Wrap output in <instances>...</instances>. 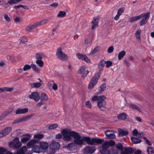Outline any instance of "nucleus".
<instances>
[{
  "instance_id": "1",
  "label": "nucleus",
  "mask_w": 154,
  "mask_h": 154,
  "mask_svg": "<svg viewBox=\"0 0 154 154\" xmlns=\"http://www.w3.org/2000/svg\"><path fill=\"white\" fill-rule=\"evenodd\" d=\"M63 136V139L65 141L70 142L73 138V142L69 143L67 148L69 150L75 149L76 145L82 146L85 144V142L91 145L100 144L104 142V139L95 138H90L88 137H82L79 134L75 131L67 128L63 129L61 131Z\"/></svg>"
},
{
  "instance_id": "2",
  "label": "nucleus",
  "mask_w": 154,
  "mask_h": 154,
  "mask_svg": "<svg viewBox=\"0 0 154 154\" xmlns=\"http://www.w3.org/2000/svg\"><path fill=\"white\" fill-rule=\"evenodd\" d=\"M106 98V97L104 95H95L92 97L91 100L93 102L97 101V107L101 111H104L106 110V102L105 101Z\"/></svg>"
},
{
  "instance_id": "3",
  "label": "nucleus",
  "mask_w": 154,
  "mask_h": 154,
  "mask_svg": "<svg viewBox=\"0 0 154 154\" xmlns=\"http://www.w3.org/2000/svg\"><path fill=\"white\" fill-rule=\"evenodd\" d=\"M100 74V72H98L95 74L92 78L88 85V88L89 89H92L97 83Z\"/></svg>"
},
{
  "instance_id": "4",
  "label": "nucleus",
  "mask_w": 154,
  "mask_h": 154,
  "mask_svg": "<svg viewBox=\"0 0 154 154\" xmlns=\"http://www.w3.org/2000/svg\"><path fill=\"white\" fill-rule=\"evenodd\" d=\"M56 55L57 58L61 60L65 61L68 59V56L62 51L61 48L57 49Z\"/></svg>"
},
{
  "instance_id": "5",
  "label": "nucleus",
  "mask_w": 154,
  "mask_h": 154,
  "mask_svg": "<svg viewBox=\"0 0 154 154\" xmlns=\"http://www.w3.org/2000/svg\"><path fill=\"white\" fill-rule=\"evenodd\" d=\"M150 13H143L141 16V18L142 17V19L140 21L139 25L140 26H142L145 24L147 22L149 18Z\"/></svg>"
},
{
  "instance_id": "6",
  "label": "nucleus",
  "mask_w": 154,
  "mask_h": 154,
  "mask_svg": "<svg viewBox=\"0 0 154 154\" xmlns=\"http://www.w3.org/2000/svg\"><path fill=\"white\" fill-rule=\"evenodd\" d=\"M34 116V114L32 113L27 116H25L23 117L17 119L13 122V124H14L23 121H26L32 117L33 116Z\"/></svg>"
},
{
  "instance_id": "7",
  "label": "nucleus",
  "mask_w": 154,
  "mask_h": 154,
  "mask_svg": "<svg viewBox=\"0 0 154 154\" xmlns=\"http://www.w3.org/2000/svg\"><path fill=\"white\" fill-rule=\"evenodd\" d=\"M28 97L30 99H33L36 102L38 101L40 99L39 94L37 92H32L28 96Z\"/></svg>"
},
{
  "instance_id": "8",
  "label": "nucleus",
  "mask_w": 154,
  "mask_h": 154,
  "mask_svg": "<svg viewBox=\"0 0 154 154\" xmlns=\"http://www.w3.org/2000/svg\"><path fill=\"white\" fill-rule=\"evenodd\" d=\"M95 150L94 147L88 146L83 150V152L85 154H91L94 152Z\"/></svg>"
},
{
  "instance_id": "9",
  "label": "nucleus",
  "mask_w": 154,
  "mask_h": 154,
  "mask_svg": "<svg viewBox=\"0 0 154 154\" xmlns=\"http://www.w3.org/2000/svg\"><path fill=\"white\" fill-rule=\"evenodd\" d=\"M116 131L114 130H107L105 132V134L108 138L113 139L116 137L115 134Z\"/></svg>"
},
{
  "instance_id": "10",
  "label": "nucleus",
  "mask_w": 154,
  "mask_h": 154,
  "mask_svg": "<svg viewBox=\"0 0 154 154\" xmlns=\"http://www.w3.org/2000/svg\"><path fill=\"white\" fill-rule=\"evenodd\" d=\"M86 67L84 66H82L78 71V72L79 74H83L82 76L85 77L89 72V71L86 69Z\"/></svg>"
},
{
  "instance_id": "11",
  "label": "nucleus",
  "mask_w": 154,
  "mask_h": 154,
  "mask_svg": "<svg viewBox=\"0 0 154 154\" xmlns=\"http://www.w3.org/2000/svg\"><path fill=\"white\" fill-rule=\"evenodd\" d=\"M100 17L98 16L94 18L92 22V29H96L98 26V22L99 20Z\"/></svg>"
},
{
  "instance_id": "12",
  "label": "nucleus",
  "mask_w": 154,
  "mask_h": 154,
  "mask_svg": "<svg viewBox=\"0 0 154 154\" xmlns=\"http://www.w3.org/2000/svg\"><path fill=\"white\" fill-rule=\"evenodd\" d=\"M60 145L57 142H52L50 145V148L52 150H55L59 148Z\"/></svg>"
},
{
  "instance_id": "13",
  "label": "nucleus",
  "mask_w": 154,
  "mask_h": 154,
  "mask_svg": "<svg viewBox=\"0 0 154 154\" xmlns=\"http://www.w3.org/2000/svg\"><path fill=\"white\" fill-rule=\"evenodd\" d=\"M109 146L108 143L107 141H106L104 142L102 146V148L103 149H101L100 152L101 154H103V153H106V150H108L107 148L109 147Z\"/></svg>"
},
{
  "instance_id": "14",
  "label": "nucleus",
  "mask_w": 154,
  "mask_h": 154,
  "mask_svg": "<svg viewBox=\"0 0 154 154\" xmlns=\"http://www.w3.org/2000/svg\"><path fill=\"white\" fill-rule=\"evenodd\" d=\"M134 152L133 148L131 147L125 148L121 152L123 154H131Z\"/></svg>"
},
{
  "instance_id": "15",
  "label": "nucleus",
  "mask_w": 154,
  "mask_h": 154,
  "mask_svg": "<svg viewBox=\"0 0 154 154\" xmlns=\"http://www.w3.org/2000/svg\"><path fill=\"white\" fill-rule=\"evenodd\" d=\"M28 109L27 108L23 109L19 108L16 110L15 113L16 114H25L27 112H28Z\"/></svg>"
},
{
  "instance_id": "16",
  "label": "nucleus",
  "mask_w": 154,
  "mask_h": 154,
  "mask_svg": "<svg viewBox=\"0 0 154 154\" xmlns=\"http://www.w3.org/2000/svg\"><path fill=\"white\" fill-rule=\"evenodd\" d=\"M36 23H35L32 25L28 26L26 28V30L27 31L30 32L32 29L37 27Z\"/></svg>"
},
{
  "instance_id": "17",
  "label": "nucleus",
  "mask_w": 154,
  "mask_h": 154,
  "mask_svg": "<svg viewBox=\"0 0 154 154\" xmlns=\"http://www.w3.org/2000/svg\"><path fill=\"white\" fill-rule=\"evenodd\" d=\"M31 136L28 134L24 135L21 138V140L23 143H25L28 141L31 138Z\"/></svg>"
},
{
  "instance_id": "18",
  "label": "nucleus",
  "mask_w": 154,
  "mask_h": 154,
  "mask_svg": "<svg viewBox=\"0 0 154 154\" xmlns=\"http://www.w3.org/2000/svg\"><path fill=\"white\" fill-rule=\"evenodd\" d=\"M12 130V128L11 127H8L2 130L3 133L5 136L8 134L10 133Z\"/></svg>"
},
{
  "instance_id": "19",
  "label": "nucleus",
  "mask_w": 154,
  "mask_h": 154,
  "mask_svg": "<svg viewBox=\"0 0 154 154\" xmlns=\"http://www.w3.org/2000/svg\"><path fill=\"white\" fill-rule=\"evenodd\" d=\"M37 143V141L34 139H32L29 141L27 144V146L28 148L34 146Z\"/></svg>"
},
{
  "instance_id": "20",
  "label": "nucleus",
  "mask_w": 154,
  "mask_h": 154,
  "mask_svg": "<svg viewBox=\"0 0 154 154\" xmlns=\"http://www.w3.org/2000/svg\"><path fill=\"white\" fill-rule=\"evenodd\" d=\"M51 19H43L38 22L36 23L37 26L42 25L47 23L48 22L50 21Z\"/></svg>"
},
{
  "instance_id": "21",
  "label": "nucleus",
  "mask_w": 154,
  "mask_h": 154,
  "mask_svg": "<svg viewBox=\"0 0 154 154\" xmlns=\"http://www.w3.org/2000/svg\"><path fill=\"white\" fill-rule=\"evenodd\" d=\"M40 148L43 149H46L48 147V144L45 142H41L40 144Z\"/></svg>"
},
{
  "instance_id": "22",
  "label": "nucleus",
  "mask_w": 154,
  "mask_h": 154,
  "mask_svg": "<svg viewBox=\"0 0 154 154\" xmlns=\"http://www.w3.org/2000/svg\"><path fill=\"white\" fill-rule=\"evenodd\" d=\"M32 151L34 152L39 153L42 152V150L40 148L38 145H35L32 147Z\"/></svg>"
},
{
  "instance_id": "23",
  "label": "nucleus",
  "mask_w": 154,
  "mask_h": 154,
  "mask_svg": "<svg viewBox=\"0 0 154 154\" xmlns=\"http://www.w3.org/2000/svg\"><path fill=\"white\" fill-rule=\"evenodd\" d=\"M13 143H14L16 147L18 148L20 147L22 145L21 143L19 141V139L18 137L15 138L13 140Z\"/></svg>"
},
{
  "instance_id": "24",
  "label": "nucleus",
  "mask_w": 154,
  "mask_h": 154,
  "mask_svg": "<svg viewBox=\"0 0 154 154\" xmlns=\"http://www.w3.org/2000/svg\"><path fill=\"white\" fill-rule=\"evenodd\" d=\"M141 31L140 29L137 30L135 33V35L136 39L138 41H141L140 34Z\"/></svg>"
},
{
  "instance_id": "25",
  "label": "nucleus",
  "mask_w": 154,
  "mask_h": 154,
  "mask_svg": "<svg viewBox=\"0 0 154 154\" xmlns=\"http://www.w3.org/2000/svg\"><path fill=\"white\" fill-rule=\"evenodd\" d=\"M42 85V83L40 82L32 83L29 84V86L31 87L32 88H36L40 87Z\"/></svg>"
},
{
  "instance_id": "26",
  "label": "nucleus",
  "mask_w": 154,
  "mask_h": 154,
  "mask_svg": "<svg viewBox=\"0 0 154 154\" xmlns=\"http://www.w3.org/2000/svg\"><path fill=\"white\" fill-rule=\"evenodd\" d=\"M132 109H135L138 112H142V110L139 107L133 104H130L128 105Z\"/></svg>"
},
{
  "instance_id": "27",
  "label": "nucleus",
  "mask_w": 154,
  "mask_h": 154,
  "mask_svg": "<svg viewBox=\"0 0 154 154\" xmlns=\"http://www.w3.org/2000/svg\"><path fill=\"white\" fill-rule=\"evenodd\" d=\"M13 88H12L8 87H2L0 88V92H10L12 91Z\"/></svg>"
},
{
  "instance_id": "28",
  "label": "nucleus",
  "mask_w": 154,
  "mask_h": 154,
  "mask_svg": "<svg viewBox=\"0 0 154 154\" xmlns=\"http://www.w3.org/2000/svg\"><path fill=\"white\" fill-rule=\"evenodd\" d=\"M142 14H140L138 16L133 17H131L129 20L130 22H133L135 21L139 20L141 18V16Z\"/></svg>"
},
{
  "instance_id": "29",
  "label": "nucleus",
  "mask_w": 154,
  "mask_h": 154,
  "mask_svg": "<svg viewBox=\"0 0 154 154\" xmlns=\"http://www.w3.org/2000/svg\"><path fill=\"white\" fill-rule=\"evenodd\" d=\"M104 64V61L103 60H101L99 63L98 67L100 71H102L103 70Z\"/></svg>"
},
{
  "instance_id": "30",
  "label": "nucleus",
  "mask_w": 154,
  "mask_h": 154,
  "mask_svg": "<svg viewBox=\"0 0 154 154\" xmlns=\"http://www.w3.org/2000/svg\"><path fill=\"white\" fill-rule=\"evenodd\" d=\"M119 135L121 136H123L127 135L128 132L127 131H124L122 129H119L118 130Z\"/></svg>"
},
{
  "instance_id": "31",
  "label": "nucleus",
  "mask_w": 154,
  "mask_h": 154,
  "mask_svg": "<svg viewBox=\"0 0 154 154\" xmlns=\"http://www.w3.org/2000/svg\"><path fill=\"white\" fill-rule=\"evenodd\" d=\"M106 153H103V154H118V151L115 149H112L110 151L109 150H106Z\"/></svg>"
},
{
  "instance_id": "32",
  "label": "nucleus",
  "mask_w": 154,
  "mask_h": 154,
  "mask_svg": "<svg viewBox=\"0 0 154 154\" xmlns=\"http://www.w3.org/2000/svg\"><path fill=\"white\" fill-rule=\"evenodd\" d=\"M27 148L26 146H23L17 151L18 154H24V152L27 150Z\"/></svg>"
},
{
  "instance_id": "33",
  "label": "nucleus",
  "mask_w": 154,
  "mask_h": 154,
  "mask_svg": "<svg viewBox=\"0 0 154 154\" xmlns=\"http://www.w3.org/2000/svg\"><path fill=\"white\" fill-rule=\"evenodd\" d=\"M131 139L132 142L134 144H137L141 142V140L139 138L134 137H131Z\"/></svg>"
},
{
  "instance_id": "34",
  "label": "nucleus",
  "mask_w": 154,
  "mask_h": 154,
  "mask_svg": "<svg viewBox=\"0 0 154 154\" xmlns=\"http://www.w3.org/2000/svg\"><path fill=\"white\" fill-rule=\"evenodd\" d=\"M45 57V55L42 53H37L35 55V58L38 59V60H41L43 57Z\"/></svg>"
},
{
  "instance_id": "35",
  "label": "nucleus",
  "mask_w": 154,
  "mask_h": 154,
  "mask_svg": "<svg viewBox=\"0 0 154 154\" xmlns=\"http://www.w3.org/2000/svg\"><path fill=\"white\" fill-rule=\"evenodd\" d=\"M146 151L148 154H154V148L152 146H148L147 147Z\"/></svg>"
},
{
  "instance_id": "36",
  "label": "nucleus",
  "mask_w": 154,
  "mask_h": 154,
  "mask_svg": "<svg viewBox=\"0 0 154 154\" xmlns=\"http://www.w3.org/2000/svg\"><path fill=\"white\" fill-rule=\"evenodd\" d=\"M127 115L124 112L121 113L118 116V118L121 120H124L126 119Z\"/></svg>"
},
{
  "instance_id": "37",
  "label": "nucleus",
  "mask_w": 154,
  "mask_h": 154,
  "mask_svg": "<svg viewBox=\"0 0 154 154\" xmlns=\"http://www.w3.org/2000/svg\"><path fill=\"white\" fill-rule=\"evenodd\" d=\"M40 99L42 101H46L48 99V97L46 94L43 93L41 95Z\"/></svg>"
},
{
  "instance_id": "38",
  "label": "nucleus",
  "mask_w": 154,
  "mask_h": 154,
  "mask_svg": "<svg viewBox=\"0 0 154 154\" xmlns=\"http://www.w3.org/2000/svg\"><path fill=\"white\" fill-rule=\"evenodd\" d=\"M44 137V134H37L34 136V138L38 140H41Z\"/></svg>"
},
{
  "instance_id": "39",
  "label": "nucleus",
  "mask_w": 154,
  "mask_h": 154,
  "mask_svg": "<svg viewBox=\"0 0 154 154\" xmlns=\"http://www.w3.org/2000/svg\"><path fill=\"white\" fill-rule=\"evenodd\" d=\"M126 53L125 51H121L118 54V58L119 60H121L125 55Z\"/></svg>"
},
{
  "instance_id": "40",
  "label": "nucleus",
  "mask_w": 154,
  "mask_h": 154,
  "mask_svg": "<svg viewBox=\"0 0 154 154\" xmlns=\"http://www.w3.org/2000/svg\"><path fill=\"white\" fill-rule=\"evenodd\" d=\"M66 15V13L65 11H60L57 15V17H60L61 18L64 17H65Z\"/></svg>"
},
{
  "instance_id": "41",
  "label": "nucleus",
  "mask_w": 154,
  "mask_h": 154,
  "mask_svg": "<svg viewBox=\"0 0 154 154\" xmlns=\"http://www.w3.org/2000/svg\"><path fill=\"white\" fill-rule=\"evenodd\" d=\"M100 49V48L99 46H97L95 47L94 49L91 52L90 54L91 55H93L95 54Z\"/></svg>"
},
{
  "instance_id": "42",
  "label": "nucleus",
  "mask_w": 154,
  "mask_h": 154,
  "mask_svg": "<svg viewBox=\"0 0 154 154\" xmlns=\"http://www.w3.org/2000/svg\"><path fill=\"white\" fill-rule=\"evenodd\" d=\"M31 67L36 72L39 73L40 72V70L38 68L36 65L35 64H31Z\"/></svg>"
},
{
  "instance_id": "43",
  "label": "nucleus",
  "mask_w": 154,
  "mask_h": 154,
  "mask_svg": "<svg viewBox=\"0 0 154 154\" xmlns=\"http://www.w3.org/2000/svg\"><path fill=\"white\" fill-rule=\"evenodd\" d=\"M76 55L79 59L84 60L86 55L78 53L76 54Z\"/></svg>"
},
{
  "instance_id": "44",
  "label": "nucleus",
  "mask_w": 154,
  "mask_h": 154,
  "mask_svg": "<svg viewBox=\"0 0 154 154\" xmlns=\"http://www.w3.org/2000/svg\"><path fill=\"white\" fill-rule=\"evenodd\" d=\"M58 127V125L56 124H54L50 125L49 126V128L51 130L54 129Z\"/></svg>"
},
{
  "instance_id": "45",
  "label": "nucleus",
  "mask_w": 154,
  "mask_h": 154,
  "mask_svg": "<svg viewBox=\"0 0 154 154\" xmlns=\"http://www.w3.org/2000/svg\"><path fill=\"white\" fill-rule=\"evenodd\" d=\"M104 63L106 64V67L108 68L112 65V63L111 61H104Z\"/></svg>"
},
{
  "instance_id": "46",
  "label": "nucleus",
  "mask_w": 154,
  "mask_h": 154,
  "mask_svg": "<svg viewBox=\"0 0 154 154\" xmlns=\"http://www.w3.org/2000/svg\"><path fill=\"white\" fill-rule=\"evenodd\" d=\"M36 63L40 67H42L43 66V62L41 60H37L36 61Z\"/></svg>"
},
{
  "instance_id": "47",
  "label": "nucleus",
  "mask_w": 154,
  "mask_h": 154,
  "mask_svg": "<svg viewBox=\"0 0 154 154\" xmlns=\"http://www.w3.org/2000/svg\"><path fill=\"white\" fill-rule=\"evenodd\" d=\"M86 106L90 109H91L92 108V106L91 102L89 101H87L85 102Z\"/></svg>"
},
{
  "instance_id": "48",
  "label": "nucleus",
  "mask_w": 154,
  "mask_h": 154,
  "mask_svg": "<svg viewBox=\"0 0 154 154\" xmlns=\"http://www.w3.org/2000/svg\"><path fill=\"white\" fill-rule=\"evenodd\" d=\"M116 146L117 149L119 150H122L123 149V146L121 143L117 144H116Z\"/></svg>"
},
{
  "instance_id": "49",
  "label": "nucleus",
  "mask_w": 154,
  "mask_h": 154,
  "mask_svg": "<svg viewBox=\"0 0 154 154\" xmlns=\"http://www.w3.org/2000/svg\"><path fill=\"white\" fill-rule=\"evenodd\" d=\"M31 68V66L26 64L23 67V70L24 71H26L28 69H29Z\"/></svg>"
},
{
  "instance_id": "50",
  "label": "nucleus",
  "mask_w": 154,
  "mask_h": 154,
  "mask_svg": "<svg viewBox=\"0 0 154 154\" xmlns=\"http://www.w3.org/2000/svg\"><path fill=\"white\" fill-rule=\"evenodd\" d=\"M106 88V85L105 84H102L100 87V91H104Z\"/></svg>"
},
{
  "instance_id": "51",
  "label": "nucleus",
  "mask_w": 154,
  "mask_h": 154,
  "mask_svg": "<svg viewBox=\"0 0 154 154\" xmlns=\"http://www.w3.org/2000/svg\"><path fill=\"white\" fill-rule=\"evenodd\" d=\"M13 110V108L12 107H10L8 108L7 111L5 112V113L7 114V115H8L9 113H11Z\"/></svg>"
},
{
  "instance_id": "52",
  "label": "nucleus",
  "mask_w": 154,
  "mask_h": 154,
  "mask_svg": "<svg viewBox=\"0 0 154 154\" xmlns=\"http://www.w3.org/2000/svg\"><path fill=\"white\" fill-rule=\"evenodd\" d=\"M16 146L15 143L13 142H11L9 145V146L10 147L14 148L16 149H18V148Z\"/></svg>"
},
{
  "instance_id": "53",
  "label": "nucleus",
  "mask_w": 154,
  "mask_h": 154,
  "mask_svg": "<svg viewBox=\"0 0 154 154\" xmlns=\"http://www.w3.org/2000/svg\"><path fill=\"white\" fill-rule=\"evenodd\" d=\"M8 4L10 5L17 4L16 0H9L8 1Z\"/></svg>"
},
{
  "instance_id": "54",
  "label": "nucleus",
  "mask_w": 154,
  "mask_h": 154,
  "mask_svg": "<svg viewBox=\"0 0 154 154\" xmlns=\"http://www.w3.org/2000/svg\"><path fill=\"white\" fill-rule=\"evenodd\" d=\"M124 8H121L119 9L117 12V14L120 15V16L124 12Z\"/></svg>"
},
{
  "instance_id": "55",
  "label": "nucleus",
  "mask_w": 154,
  "mask_h": 154,
  "mask_svg": "<svg viewBox=\"0 0 154 154\" xmlns=\"http://www.w3.org/2000/svg\"><path fill=\"white\" fill-rule=\"evenodd\" d=\"M143 139L145 140L146 143L149 146H152V143L151 142L147 140L146 137H143Z\"/></svg>"
},
{
  "instance_id": "56",
  "label": "nucleus",
  "mask_w": 154,
  "mask_h": 154,
  "mask_svg": "<svg viewBox=\"0 0 154 154\" xmlns=\"http://www.w3.org/2000/svg\"><path fill=\"white\" fill-rule=\"evenodd\" d=\"M27 39L26 37H23L22 38L20 43L23 44L24 43L27 42Z\"/></svg>"
},
{
  "instance_id": "57",
  "label": "nucleus",
  "mask_w": 154,
  "mask_h": 154,
  "mask_svg": "<svg viewBox=\"0 0 154 154\" xmlns=\"http://www.w3.org/2000/svg\"><path fill=\"white\" fill-rule=\"evenodd\" d=\"M114 50L113 47L111 46L109 47L107 50V52L109 53H111Z\"/></svg>"
},
{
  "instance_id": "58",
  "label": "nucleus",
  "mask_w": 154,
  "mask_h": 154,
  "mask_svg": "<svg viewBox=\"0 0 154 154\" xmlns=\"http://www.w3.org/2000/svg\"><path fill=\"white\" fill-rule=\"evenodd\" d=\"M7 115H8L7 114H6L5 112H4L0 116V120L5 118Z\"/></svg>"
},
{
  "instance_id": "59",
  "label": "nucleus",
  "mask_w": 154,
  "mask_h": 154,
  "mask_svg": "<svg viewBox=\"0 0 154 154\" xmlns=\"http://www.w3.org/2000/svg\"><path fill=\"white\" fill-rule=\"evenodd\" d=\"M54 83V81H50L48 83V88H50L52 86V85H53Z\"/></svg>"
},
{
  "instance_id": "60",
  "label": "nucleus",
  "mask_w": 154,
  "mask_h": 154,
  "mask_svg": "<svg viewBox=\"0 0 154 154\" xmlns=\"http://www.w3.org/2000/svg\"><path fill=\"white\" fill-rule=\"evenodd\" d=\"M108 143L109 146H113L115 145V142L114 141L111 140L109 141H108Z\"/></svg>"
},
{
  "instance_id": "61",
  "label": "nucleus",
  "mask_w": 154,
  "mask_h": 154,
  "mask_svg": "<svg viewBox=\"0 0 154 154\" xmlns=\"http://www.w3.org/2000/svg\"><path fill=\"white\" fill-rule=\"evenodd\" d=\"M62 136L63 137L62 134L58 133L56 135L55 137L57 139H60L61 138Z\"/></svg>"
},
{
  "instance_id": "62",
  "label": "nucleus",
  "mask_w": 154,
  "mask_h": 154,
  "mask_svg": "<svg viewBox=\"0 0 154 154\" xmlns=\"http://www.w3.org/2000/svg\"><path fill=\"white\" fill-rule=\"evenodd\" d=\"M57 88H58V87H57V84L56 83H55L54 82L53 83V86H52L53 89L55 91L57 89Z\"/></svg>"
},
{
  "instance_id": "63",
  "label": "nucleus",
  "mask_w": 154,
  "mask_h": 154,
  "mask_svg": "<svg viewBox=\"0 0 154 154\" xmlns=\"http://www.w3.org/2000/svg\"><path fill=\"white\" fill-rule=\"evenodd\" d=\"M84 60H85L87 63H91V60L89 58H88V57L86 55L85 56V57Z\"/></svg>"
},
{
  "instance_id": "64",
  "label": "nucleus",
  "mask_w": 154,
  "mask_h": 154,
  "mask_svg": "<svg viewBox=\"0 0 154 154\" xmlns=\"http://www.w3.org/2000/svg\"><path fill=\"white\" fill-rule=\"evenodd\" d=\"M143 136V133L141 132H138L136 136L138 138H141Z\"/></svg>"
}]
</instances>
